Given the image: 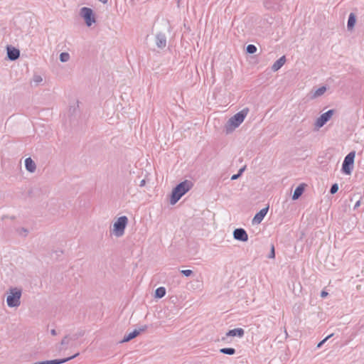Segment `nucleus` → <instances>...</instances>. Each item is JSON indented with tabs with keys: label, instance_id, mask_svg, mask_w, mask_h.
<instances>
[{
	"label": "nucleus",
	"instance_id": "1",
	"mask_svg": "<svg viewBox=\"0 0 364 364\" xmlns=\"http://www.w3.org/2000/svg\"><path fill=\"white\" fill-rule=\"evenodd\" d=\"M193 186V182L189 180H185L176 185L172 190L170 203L171 205L176 204L183 196L191 189Z\"/></svg>",
	"mask_w": 364,
	"mask_h": 364
},
{
	"label": "nucleus",
	"instance_id": "2",
	"mask_svg": "<svg viewBox=\"0 0 364 364\" xmlns=\"http://www.w3.org/2000/svg\"><path fill=\"white\" fill-rule=\"evenodd\" d=\"M248 112L249 109L245 108L230 117L225 127L226 133L229 134L238 127L245 119Z\"/></svg>",
	"mask_w": 364,
	"mask_h": 364
},
{
	"label": "nucleus",
	"instance_id": "3",
	"mask_svg": "<svg viewBox=\"0 0 364 364\" xmlns=\"http://www.w3.org/2000/svg\"><path fill=\"white\" fill-rule=\"evenodd\" d=\"M355 157V151H352L348 153L344 158L342 164L341 171L346 175H350L354 167V161Z\"/></svg>",
	"mask_w": 364,
	"mask_h": 364
},
{
	"label": "nucleus",
	"instance_id": "4",
	"mask_svg": "<svg viewBox=\"0 0 364 364\" xmlns=\"http://www.w3.org/2000/svg\"><path fill=\"white\" fill-rule=\"evenodd\" d=\"M22 291L21 289L14 287L10 289V294L6 298V303L9 307H18L21 304Z\"/></svg>",
	"mask_w": 364,
	"mask_h": 364
},
{
	"label": "nucleus",
	"instance_id": "5",
	"mask_svg": "<svg viewBox=\"0 0 364 364\" xmlns=\"http://www.w3.org/2000/svg\"><path fill=\"white\" fill-rule=\"evenodd\" d=\"M127 223L128 218L127 216L119 217L113 225L112 233L117 237H122L124 234Z\"/></svg>",
	"mask_w": 364,
	"mask_h": 364
},
{
	"label": "nucleus",
	"instance_id": "6",
	"mask_svg": "<svg viewBox=\"0 0 364 364\" xmlns=\"http://www.w3.org/2000/svg\"><path fill=\"white\" fill-rule=\"evenodd\" d=\"M80 14L84 18L87 26H91L96 21L95 14L90 8L82 7L80 9Z\"/></svg>",
	"mask_w": 364,
	"mask_h": 364
},
{
	"label": "nucleus",
	"instance_id": "7",
	"mask_svg": "<svg viewBox=\"0 0 364 364\" xmlns=\"http://www.w3.org/2000/svg\"><path fill=\"white\" fill-rule=\"evenodd\" d=\"M334 110L329 109L327 112L323 113L316 120V125L318 127H322L332 117Z\"/></svg>",
	"mask_w": 364,
	"mask_h": 364
},
{
	"label": "nucleus",
	"instance_id": "8",
	"mask_svg": "<svg viewBox=\"0 0 364 364\" xmlns=\"http://www.w3.org/2000/svg\"><path fill=\"white\" fill-rule=\"evenodd\" d=\"M155 43L159 49L166 48L167 43L166 34L162 32H158L155 36Z\"/></svg>",
	"mask_w": 364,
	"mask_h": 364
},
{
	"label": "nucleus",
	"instance_id": "9",
	"mask_svg": "<svg viewBox=\"0 0 364 364\" xmlns=\"http://www.w3.org/2000/svg\"><path fill=\"white\" fill-rule=\"evenodd\" d=\"M233 237L235 240L241 242H247L248 240V235L243 228H236L233 231Z\"/></svg>",
	"mask_w": 364,
	"mask_h": 364
},
{
	"label": "nucleus",
	"instance_id": "10",
	"mask_svg": "<svg viewBox=\"0 0 364 364\" xmlns=\"http://www.w3.org/2000/svg\"><path fill=\"white\" fill-rule=\"evenodd\" d=\"M6 53L7 58L11 61H14L20 57V50L12 46H6Z\"/></svg>",
	"mask_w": 364,
	"mask_h": 364
},
{
	"label": "nucleus",
	"instance_id": "11",
	"mask_svg": "<svg viewBox=\"0 0 364 364\" xmlns=\"http://www.w3.org/2000/svg\"><path fill=\"white\" fill-rule=\"evenodd\" d=\"M245 334V331L242 328H237L232 330L228 331L226 334L225 337L222 338V341H225L227 337H238L242 338L243 337Z\"/></svg>",
	"mask_w": 364,
	"mask_h": 364
},
{
	"label": "nucleus",
	"instance_id": "12",
	"mask_svg": "<svg viewBox=\"0 0 364 364\" xmlns=\"http://www.w3.org/2000/svg\"><path fill=\"white\" fill-rule=\"evenodd\" d=\"M267 212H268V207L260 210L257 213H256V215L253 218L252 223H257V224L260 223L263 220V219L265 217V215H267Z\"/></svg>",
	"mask_w": 364,
	"mask_h": 364
},
{
	"label": "nucleus",
	"instance_id": "13",
	"mask_svg": "<svg viewBox=\"0 0 364 364\" xmlns=\"http://www.w3.org/2000/svg\"><path fill=\"white\" fill-rule=\"evenodd\" d=\"M25 167L26 169L30 173H33L36 169V163L31 157L26 158L25 159Z\"/></svg>",
	"mask_w": 364,
	"mask_h": 364
},
{
	"label": "nucleus",
	"instance_id": "14",
	"mask_svg": "<svg viewBox=\"0 0 364 364\" xmlns=\"http://www.w3.org/2000/svg\"><path fill=\"white\" fill-rule=\"evenodd\" d=\"M285 62H286V57L284 55H283L274 62V63L272 66V70L274 72L279 70L284 65Z\"/></svg>",
	"mask_w": 364,
	"mask_h": 364
},
{
	"label": "nucleus",
	"instance_id": "15",
	"mask_svg": "<svg viewBox=\"0 0 364 364\" xmlns=\"http://www.w3.org/2000/svg\"><path fill=\"white\" fill-rule=\"evenodd\" d=\"M305 189V185L304 183L298 186L294 191L292 199L297 200L304 193Z\"/></svg>",
	"mask_w": 364,
	"mask_h": 364
},
{
	"label": "nucleus",
	"instance_id": "16",
	"mask_svg": "<svg viewBox=\"0 0 364 364\" xmlns=\"http://www.w3.org/2000/svg\"><path fill=\"white\" fill-rule=\"evenodd\" d=\"M72 341V338L70 336H65L60 342V346L58 350L60 351L66 350L68 348V346L70 344V342Z\"/></svg>",
	"mask_w": 364,
	"mask_h": 364
},
{
	"label": "nucleus",
	"instance_id": "17",
	"mask_svg": "<svg viewBox=\"0 0 364 364\" xmlns=\"http://www.w3.org/2000/svg\"><path fill=\"white\" fill-rule=\"evenodd\" d=\"M356 22V16L355 14L350 13L348 16V19L347 22V28L348 30L350 31L354 28V26Z\"/></svg>",
	"mask_w": 364,
	"mask_h": 364
},
{
	"label": "nucleus",
	"instance_id": "18",
	"mask_svg": "<svg viewBox=\"0 0 364 364\" xmlns=\"http://www.w3.org/2000/svg\"><path fill=\"white\" fill-rule=\"evenodd\" d=\"M139 336V331H136V329H134L132 332L129 333L128 335L125 336L122 343L129 342V341L132 340L133 338H136Z\"/></svg>",
	"mask_w": 364,
	"mask_h": 364
},
{
	"label": "nucleus",
	"instance_id": "19",
	"mask_svg": "<svg viewBox=\"0 0 364 364\" xmlns=\"http://www.w3.org/2000/svg\"><path fill=\"white\" fill-rule=\"evenodd\" d=\"M166 291L165 287H158L155 290L154 296H155V298L161 299L166 295Z\"/></svg>",
	"mask_w": 364,
	"mask_h": 364
},
{
	"label": "nucleus",
	"instance_id": "20",
	"mask_svg": "<svg viewBox=\"0 0 364 364\" xmlns=\"http://www.w3.org/2000/svg\"><path fill=\"white\" fill-rule=\"evenodd\" d=\"M220 352L223 354L232 355L235 353L236 350L233 348H223L220 349Z\"/></svg>",
	"mask_w": 364,
	"mask_h": 364
},
{
	"label": "nucleus",
	"instance_id": "21",
	"mask_svg": "<svg viewBox=\"0 0 364 364\" xmlns=\"http://www.w3.org/2000/svg\"><path fill=\"white\" fill-rule=\"evenodd\" d=\"M326 90V87L325 86L320 87L318 88L314 93V97H317L321 96Z\"/></svg>",
	"mask_w": 364,
	"mask_h": 364
},
{
	"label": "nucleus",
	"instance_id": "22",
	"mask_svg": "<svg viewBox=\"0 0 364 364\" xmlns=\"http://www.w3.org/2000/svg\"><path fill=\"white\" fill-rule=\"evenodd\" d=\"M257 47L253 44H249L246 47V52L249 54H254L257 52Z\"/></svg>",
	"mask_w": 364,
	"mask_h": 364
},
{
	"label": "nucleus",
	"instance_id": "23",
	"mask_svg": "<svg viewBox=\"0 0 364 364\" xmlns=\"http://www.w3.org/2000/svg\"><path fill=\"white\" fill-rule=\"evenodd\" d=\"M70 59V55L68 53L63 52L60 54V60L63 63L68 62Z\"/></svg>",
	"mask_w": 364,
	"mask_h": 364
},
{
	"label": "nucleus",
	"instance_id": "24",
	"mask_svg": "<svg viewBox=\"0 0 364 364\" xmlns=\"http://www.w3.org/2000/svg\"><path fill=\"white\" fill-rule=\"evenodd\" d=\"M245 166L241 168L239 171H238V173H236V174H234L231 176V180L232 181H234V180H237L241 175L242 173H243V171H245Z\"/></svg>",
	"mask_w": 364,
	"mask_h": 364
},
{
	"label": "nucleus",
	"instance_id": "25",
	"mask_svg": "<svg viewBox=\"0 0 364 364\" xmlns=\"http://www.w3.org/2000/svg\"><path fill=\"white\" fill-rule=\"evenodd\" d=\"M83 335H84V331H78L77 333L73 334V336H71L70 338H72V341H76L77 338L82 336Z\"/></svg>",
	"mask_w": 364,
	"mask_h": 364
},
{
	"label": "nucleus",
	"instance_id": "26",
	"mask_svg": "<svg viewBox=\"0 0 364 364\" xmlns=\"http://www.w3.org/2000/svg\"><path fill=\"white\" fill-rule=\"evenodd\" d=\"M181 273L183 275H184L185 277H187L191 276L193 274V271L191 270V269H183V270H181Z\"/></svg>",
	"mask_w": 364,
	"mask_h": 364
},
{
	"label": "nucleus",
	"instance_id": "27",
	"mask_svg": "<svg viewBox=\"0 0 364 364\" xmlns=\"http://www.w3.org/2000/svg\"><path fill=\"white\" fill-rule=\"evenodd\" d=\"M338 190V185L337 183H334L331 186L330 188V193L331 194L336 193Z\"/></svg>",
	"mask_w": 364,
	"mask_h": 364
},
{
	"label": "nucleus",
	"instance_id": "28",
	"mask_svg": "<svg viewBox=\"0 0 364 364\" xmlns=\"http://www.w3.org/2000/svg\"><path fill=\"white\" fill-rule=\"evenodd\" d=\"M333 336V334H331V335H328V336H326L324 339H323L321 341H320L318 345H317V348H321L324 343L329 338H331V336Z\"/></svg>",
	"mask_w": 364,
	"mask_h": 364
},
{
	"label": "nucleus",
	"instance_id": "29",
	"mask_svg": "<svg viewBox=\"0 0 364 364\" xmlns=\"http://www.w3.org/2000/svg\"><path fill=\"white\" fill-rule=\"evenodd\" d=\"M28 231L27 229L24 228H21L18 230V233L20 235H22L23 234L24 236H26L27 234H28Z\"/></svg>",
	"mask_w": 364,
	"mask_h": 364
},
{
	"label": "nucleus",
	"instance_id": "30",
	"mask_svg": "<svg viewBox=\"0 0 364 364\" xmlns=\"http://www.w3.org/2000/svg\"><path fill=\"white\" fill-rule=\"evenodd\" d=\"M42 80H43V79H42V77L40 75H34L33 81L36 83H39V82H42Z\"/></svg>",
	"mask_w": 364,
	"mask_h": 364
},
{
	"label": "nucleus",
	"instance_id": "31",
	"mask_svg": "<svg viewBox=\"0 0 364 364\" xmlns=\"http://www.w3.org/2000/svg\"><path fill=\"white\" fill-rule=\"evenodd\" d=\"M275 257V252H274V245L271 247V251L269 255V258H274Z\"/></svg>",
	"mask_w": 364,
	"mask_h": 364
},
{
	"label": "nucleus",
	"instance_id": "32",
	"mask_svg": "<svg viewBox=\"0 0 364 364\" xmlns=\"http://www.w3.org/2000/svg\"><path fill=\"white\" fill-rule=\"evenodd\" d=\"M146 329H147V326L144 325V326H141L139 329H136V331H139V335L141 332H143V331H146Z\"/></svg>",
	"mask_w": 364,
	"mask_h": 364
},
{
	"label": "nucleus",
	"instance_id": "33",
	"mask_svg": "<svg viewBox=\"0 0 364 364\" xmlns=\"http://www.w3.org/2000/svg\"><path fill=\"white\" fill-rule=\"evenodd\" d=\"M327 295H328V292H326V291H322L321 292V296L322 298H325L326 296H327Z\"/></svg>",
	"mask_w": 364,
	"mask_h": 364
},
{
	"label": "nucleus",
	"instance_id": "34",
	"mask_svg": "<svg viewBox=\"0 0 364 364\" xmlns=\"http://www.w3.org/2000/svg\"><path fill=\"white\" fill-rule=\"evenodd\" d=\"M360 204V200L357 201L354 205V209H356L358 207H359Z\"/></svg>",
	"mask_w": 364,
	"mask_h": 364
},
{
	"label": "nucleus",
	"instance_id": "35",
	"mask_svg": "<svg viewBox=\"0 0 364 364\" xmlns=\"http://www.w3.org/2000/svg\"><path fill=\"white\" fill-rule=\"evenodd\" d=\"M145 183H146V182H145V180H144V179L141 180V181H140L139 186H141V187L144 186L145 185Z\"/></svg>",
	"mask_w": 364,
	"mask_h": 364
},
{
	"label": "nucleus",
	"instance_id": "36",
	"mask_svg": "<svg viewBox=\"0 0 364 364\" xmlns=\"http://www.w3.org/2000/svg\"><path fill=\"white\" fill-rule=\"evenodd\" d=\"M50 333H51V335H53V336H56V335H57V332H56V331H55V329H52V330L50 331Z\"/></svg>",
	"mask_w": 364,
	"mask_h": 364
}]
</instances>
